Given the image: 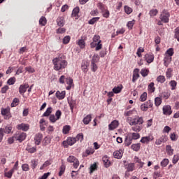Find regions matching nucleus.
Instances as JSON below:
<instances>
[{
    "label": "nucleus",
    "mask_w": 179,
    "mask_h": 179,
    "mask_svg": "<svg viewBox=\"0 0 179 179\" xmlns=\"http://www.w3.org/2000/svg\"><path fill=\"white\" fill-rule=\"evenodd\" d=\"M69 131H71V126L69 125L64 126L62 132L64 135L69 134Z\"/></svg>",
    "instance_id": "nucleus-41"
},
{
    "label": "nucleus",
    "mask_w": 179,
    "mask_h": 179,
    "mask_svg": "<svg viewBox=\"0 0 179 179\" xmlns=\"http://www.w3.org/2000/svg\"><path fill=\"white\" fill-rule=\"evenodd\" d=\"M169 85L171 87V90H176V87H177V83L176 80H171Z\"/></svg>",
    "instance_id": "nucleus-52"
},
{
    "label": "nucleus",
    "mask_w": 179,
    "mask_h": 179,
    "mask_svg": "<svg viewBox=\"0 0 179 179\" xmlns=\"http://www.w3.org/2000/svg\"><path fill=\"white\" fill-rule=\"evenodd\" d=\"M19 105V99L15 98L11 103V107H16V106Z\"/></svg>",
    "instance_id": "nucleus-62"
},
{
    "label": "nucleus",
    "mask_w": 179,
    "mask_h": 179,
    "mask_svg": "<svg viewBox=\"0 0 179 179\" xmlns=\"http://www.w3.org/2000/svg\"><path fill=\"white\" fill-rule=\"evenodd\" d=\"M157 82H158V83H164V82H166V77L164 76H159L157 78Z\"/></svg>",
    "instance_id": "nucleus-45"
},
{
    "label": "nucleus",
    "mask_w": 179,
    "mask_h": 179,
    "mask_svg": "<svg viewBox=\"0 0 179 179\" xmlns=\"http://www.w3.org/2000/svg\"><path fill=\"white\" fill-rule=\"evenodd\" d=\"M128 135H130V137L133 141H136V139H139V138H141V134H139V133H131Z\"/></svg>",
    "instance_id": "nucleus-35"
},
{
    "label": "nucleus",
    "mask_w": 179,
    "mask_h": 179,
    "mask_svg": "<svg viewBox=\"0 0 179 179\" xmlns=\"http://www.w3.org/2000/svg\"><path fill=\"white\" fill-rule=\"evenodd\" d=\"M67 142H68L69 146H72L73 145H75V143H76V138L69 137L67 138Z\"/></svg>",
    "instance_id": "nucleus-34"
},
{
    "label": "nucleus",
    "mask_w": 179,
    "mask_h": 179,
    "mask_svg": "<svg viewBox=\"0 0 179 179\" xmlns=\"http://www.w3.org/2000/svg\"><path fill=\"white\" fill-rule=\"evenodd\" d=\"M178 160H179V155H175L173 157V159H172V163L173 164H177V163H178Z\"/></svg>",
    "instance_id": "nucleus-60"
},
{
    "label": "nucleus",
    "mask_w": 179,
    "mask_h": 179,
    "mask_svg": "<svg viewBox=\"0 0 179 179\" xmlns=\"http://www.w3.org/2000/svg\"><path fill=\"white\" fill-rule=\"evenodd\" d=\"M136 112V110H135V109L131 110H125L124 115V117H131V115H134V114H135Z\"/></svg>",
    "instance_id": "nucleus-36"
},
{
    "label": "nucleus",
    "mask_w": 179,
    "mask_h": 179,
    "mask_svg": "<svg viewBox=\"0 0 179 179\" xmlns=\"http://www.w3.org/2000/svg\"><path fill=\"white\" fill-rule=\"evenodd\" d=\"M159 19L163 23H169L170 19V13L167 10H163L159 15Z\"/></svg>",
    "instance_id": "nucleus-3"
},
{
    "label": "nucleus",
    "mask_w": 179,
    "mask_h": 179,
    "mask_svg": "<svg viewBox=\"0 0 179 179\" xmlns=\"http://www.w3.org/2000/svg\"><path fill=\"white\" fill-rule=\"evenodd\" d=\"M148 99V93L143 92L140 96V101H146Z\"/></svg>",
    "instance_id": "nucleus-57"
},
{
    "label": "nucleus",
    "mask_w": 179,
    "mask_h": 179,
    "mask_svg": "<svg viewBox=\"0 0 179 179\" xmlns=\"http://www.w3.org/2000/svg\"><path fill=\"white\" fill-rule=\"evenodd\" d=\"M167 139H169V138L167 137V136L166 135H163L162 136H161L159 138L156 140V145H162V143H164L165 142H167Z\"/></svg>",
    "instance_id": "nucleus-12"
},
{
    "label": "nucleus",
    "mask_w": 179,
    "mask_h": 179,
    "mask_svg": "<svg viewBox=\"0 0 179 179\" xmlns=\"http://www.w3.org/2000/svg\"><path fill=\"white\" fill-rule=\"evenodd\" d=\"M152 107H153V101L148 100L147 102L141 104V111H148V109L152 108Z\"/></svg>",
    "instance_id": "nucleus-5"
},
{
    "label": "nucleus",
    "mask_w": 179,
    "mask_h": 179,
    "mask_svg": "<svg viewBox=\"0 0 179 179\" xmlns=\"http://www.w3.org/2000/svg\"><path fill=\"white\" fill-rule=\"evenodd\" d=\"M101 13L103 17H105L106 19H108V17H110V10H108V8H106V10L103 11Z\"/></svg>",
    "instance_id": "nucleus-47"
},
{
    "label": "nucleus",
    "mask_w": 179,
    "mask_h": 179,
    "mask_svg": "<svg viewBox=\"0 0 179 179\" xmlns=\"http://www.w3.org/2000/svg\"><path fill=\"white\" fill-rule=\"evenodd\" d=\"M148 93H155L156 87H155V83H150L148 87Z\"/></svg>",
    "instance_id": "nucleus-28"
},
{
    "label": "nucleus",
    "mask_w": 179,
    "mask_h": 179,
    "mask_svg": "<svg viewBox=\"0 0 179 179\" xmlns=\"http://www.w3.org/2000/svg\"><path fill=\"white\" fill-rule=\"evenodd\" d=\"M99 59L100 57H99V55H94L91 60V64H97Z\"/></svg>",
    "instance_id": "nucleus-40"
},
{
    "label": "nucleus",
    "mask_w": 179,
    "mask_h": 179,
    "mask_svg": "<svg viewBox=\"0 0 179 179\" xmlns=\"http://www.w3.org/2000/svg\"><path fill=\"white\" fill-rule=\"evenodd\" d=\"M57 26L60 27H64L65 25V18L64 17H59L57 19Z\"/></svg>",
    "instance_id": "nucleus-23"
},
{
    "label": "nucleus",
    "mask_w": 179,
    "mask_h": 179,
    "mask_svg": "<svg viewBox=\"0 0 179 179\" xmlns=\"http://www.w3.org/2000/svg\"><path fill=\"white\" fill-rule=\"evenodd\" d=\"M139 69H135L133 71V78L132 82L135 83L138 78H139Z\"/></svg>",
    "instance_id": "nucleus-17"
},
{
    "label": "nucleus",
    "mask_w": 179,
    "mask_h": 179,
    "mask_svg": "<svg viewBox=\"0 0 179 179\" xmlns=\"http://www.w3.org/2000/svg\"><path fill=\"white\" fill-rule=\"evenodd\" d=\"M29 126L27 124L22 123L17 126V129H18L20 131H29Z\"/></svg>",
    "instance_id": "nucleus-15"
},
{
    "label": "nucleus",
    "mask_w": 179,
    "mask_h": 179,
    "mask_svg": "<svg viewBox=\"0 0 179 179\" xmlns=\"http://www.w3.org/2000/svg\"><path fill=\"white\" fill-rule=\"evenodd\" d=\"M43 139V134L41 133H38L36 134L34 137L35 144L40 145L41 143V141Z\"/></svg>",
    "instance_id": "nucleus-18"
},
{
    "label": "nucleus",
    "mask_w": 179,
    "mask_h": 179,
    "mask_svg": "<svg viewBox=\"0 0 179 179\" xmlns=\"http://www.w3.org/2000/svg\"><path fill=\"white\" fill-rule=\"evenodd\" d=\"M90 121H92V115H87L83 120V124H85V125H89V124L90 123Z\"/></svg>",
    "instance_id": "nucleus-27"
},
{
    "label": "nucleus",
    "mask_w": 179,
    "mask_h": 179,
    "mask_svg": "<svg viewBox=\"0 0 179 179\" xmlns=\"http://www.w3.org/2000/svg\"><path fill=\"white\" fill-rule=\"evenodd\" d=\"M38 166V159H34L31 160V167L32 170H34Z\"/></svg>",
    "instance_id": "nucleus-30"
},
{
    "label": "nucleus",
    "mask_w": 179,
    "mask_h": 179,
    "mask_svg": "<svg viewBox=\"0 0 179 179\" xmlns=\"http://www.w3.org/2000/svg\"><path fill=\"white\" fill-rule=\"evenodd\" d=\"M132 141L133 140L131 138V135L127 134V136L125 138V141H124L125 146H129L130 145H131Z\"/></svg>",
    "instance_id": "nucleus-26"
},
{
    "label": "nucleus",
    "mask_w": 179,
    "mask_h": 179,
    "mask_svg": "<svg viewBox=\"0 0 179 179\" xmlns=\"http://www.w3.org/2000/svg\"><path fill=\"white\" fill-rule=\"evenodd\" d=\"M170 162V161L169 160V159H164L162 162H161V166L162 167H167V165L169 164V163Z\"/></svg>",
    "instance_id": "nucleus-56"
},
{
    "label": "nucleus",
    "mask_w": 179,
    "mask_h": 179,
    "mask_svg": "<svg viewBox=\"0 0 179 179\" xmlns=\"http://www.w3.org/2000/svg\"><path fill=\"white\" fill-rule=\"evenodd\" d=\"M133 9L132 8L128 6H124V12L125 13H127V15H131V13L133 12Z\"/></svg>",
    "instance_id": "nucleus-53"
},
{
    "label": "nucleus",
    "mask_w": 179,
    "mask_h": 179,
    "mask_svg": "<svg viewBox=\"0 0 179 179\" xmlns=\"http://www.w3.org/2000/svg\"><path fill=\"white\" fill-rule=\"evenodd\" d=\"M162 98L156 97L155 99V104L156 107H159V106H160V104H162Z\"/></svg>",
    "instance_id": "nucleus-51"
},
{
    "label": "nucleus",
    "mask_w": 179,
    "mask_h": 179,
    "mask_svg": "<svg viewBox=\"0 0 179 179\" xmlns=\"http://www.w3.org/2000/svg\"><path fill=\"white\" fill-rule=\"evenodd\" d=\"M39 24L41 26H45L47 24V19L45 17H41L39 20Z\"/></svg>",
    "instance_id": "nucleus-49"
},
{
    "label": "nucleus",
    "mask_w": 179,
    "mask_h": 179,
    "mask_svg": "<svg viewBox=\"0 0 179 179\" xmlns=\"http://www.w3.org/2000/svg\"><path fill=\"white\" fill-rule=\"evenodd\" d=\"M166 150L167 152V154L169 155V156H173V153H174V149H173L171 148V145H168L166 146Z\"/></svg>",
    "instance_id": "nucleus-32"
},
{
    "label": "nucleus",
    "mask_w": 179,
    "mask_h": 179,
    "mask_svg": "<svg viewBox=\"0 0 179 179\" xmlns=\"http://www.w3.org/2000/svg\"><path fill=\"white\" fill-rule=\"evenodd\" d=\"M131 149L134 150V152H139V150L141 149V143H136V144L131 145Z\"/></svg>",
    "instance_id": "nucleus-37"
},
{
    "label": "nucleus",
    "mask_w": 179,
    "mask_h": 179,
    "mask_svg": "<svg viewBox=\"0 0 179 179\" xmlns=\"http://www.w3.org/2000/svg\"><path fill=\"white\" fill-rule=\"evenodd\" d=\"M171 57L169 56V55H165V57L164 58V65L166 68L170 65V63L171 62Z\"/></svg>",
    "instance_id": "nucleus-20"
},
{
    "label": "nucleus",
    "mask_w": 179,
    "mask_h": 179,
    "mask_svg": "<svg viewBox=\"0 0 179 179\" xmlns=\"http://www.w3.org/2000/svg\"><path fill=\"white\" fill-rule=\"evenodd\" d=\"M29 83H25L24 84L20 85L19 93L22 95L24 94L26 92H27V90L29 89Z\"/></svg>",
    "instance_id": "nucleus-8"
},
{
    "label": "nucleus",
    "mask_w": 179,
    "mask_h": 179,
    "mask_svg": "<svg viewBox=\"0 0 179 179\" xmlns=\"http://www.w3.org/2000/svg\"><path fill=\"white\" fill-rule=\"evenodd\" d=\"M100 20V17H95L88 21L89 24H94V23Z\"/></svg>",
    "instance_id": "nucleus-46"
},
{
    "label": "nucleus",
    "mask_w": 179,
    "mask_h": 179,
    "mask_svg": "<svg viewBox=\"0 0 179 179\" xmlns=\"http://www.w3.org/2000/svg\"><path fill=\"white\" fill-rule=\"evenodd\" d=\"M55 71H62L68 66V62L65 60V56L60 55L52 60Z\"/></svg>",
    "instance_id": "nucleus-2"
},
{
    "label": "nucleus",
    "mask_w": 179,
    "mask_h": 179,
    "mask_svg": "<svg viewBox=\"0 0 179 179\" xmlns=\"http://www.w3.org/2000/svg\"><path fill=\"white\" fill-rule=\"evenodd\" d=\"M91 48H95L96 51H100L101 48H103V45L101 44V41H99V42L92 41L90 43Z\"/></svg>",
    "instance_id": "nucleus-6"
},
{
    "label": "nucleus",
    "mask_w": 179,
    "mask_h": 179,
    "mask_svg": "<svg viewBox=\"0 0 179 179\" xmlns=\"http://www.w3.org/2000/svg\"><path fill=\"white\" fill-rule=\"evenodd\" d=\"M164 115H171L173 110H171V106L170 105H165L162 108Z\"/></svg>",
    "instance_id": "nucleus-7"
},
{
    "label": "nucleus",
    "mask_w": 179,
    "mask_h": 179,
    "mask_svg": "<svg viewBox=\"0 0 179 179\" xmlns=\"http://www.w3.org/2000/svg\"><path fill=\"white\" fill-rule=\"evenodd\" d=\"M68 103L71 110V113H73V108L76 107V100H73V99L68 100Z\"/></svg>",
    "instance_id": "nucleus-25"
},
{
    "label": "nucleus",
    "mask_w": 179,
    "mask_h": 179,
    "mask_svg": "<svg viewBox=\"0 0 179 179\" xmlns=\"http://www.w3.org/2000/svg\"><path fill=\"white\" fill-rule=\"evenodd\" d=\"M135 24V20H133L131 21H129L127 24V26L129 30H132V27H134V25Z\"/></svg>",
    "instance_id": "nucleus-54"
},
{
    "label": "nucleus",
    "mask_w": 179,
    "mask_h": 179,
    "mask_svg": "<svg viewBox=\"0 0 179 179\" xmlns=\"http://www.w3.org/2000/svg\"><path fill=\"white\" fill-rule=\"evenodd\" d=\"M14 173L15 171L11 169L8 172H5L4 176L7 177V178H12V176H13Z\"/></svg>",
    "instance_id": "nucleus-48"
},
{
    "label": "nucleus",
    "mask_w": 179,
    "mask_h": 179,
    "mask_svg": "<svg viewBox=\"0 0 179 179\" xmlns=\"http://www.w3.org/2000/svg\"><path fill=\"white\" fill-rule=\"evenodd\" d=\"M1 113V115L4 117V120H10L12 118L10 108H2Z\"/></svg>",
    "instance_id": "nucleus-4"
},
{
    "label": "nucleus",
    "mask_w": 179,
    "mask_h": 179,
    "mask_svg": "<svg viewBox=\"0 0 179 179\" xmlns=\"http://www.w3.org/2000/svg\"><path fill=\"white\" fill-rule=\"evenodd\" d=\"M90 174H92L94 171H96L97 170V164L96 163L92 164L90 167Z\"/></svg>",
    "instance_id": "nucleus-50"
},
{
    "label": "nucleus",
    "mask_w": 179,
    "mask_h": 179,
    "mask_svg": "<svg viewBox=\"0 0 179 179\" xmlns=\"http://www.w3.org/2000/svg\"><path fill=\"white\" fill-rule=\"evenodd\" d=\"M134 160H135L136 163H138V166H139L140 169H142V167H143L145 163L143 162L142 160H141V159H139L138 157H135Z\"/></svg>",
    "instance_id": "nucleus-43"
},
{
    "label": "nucleus",
    "mask_w": 179,
    "mask_h": 179,
    "mask_svg": "<svg viewBox=\"0 0 179 179\" xmlns=\"http://www.w3.org/2000/svg\"><path fill=\"white\" fill-rule=\"evenodd\" d=\"M157 13H159V10H157V9H152L150 11V16H156Z\"/></svg>",
    "instance_id": "nucleus-64"
},
{
    "label": "nucleus",
    "mask_w": 179,
    "mask_h": 179,
    "mask_svg": "<svg viewBox=\"0 0 179 179\" xmlns=\"http://www.w3.org/2000/svg\"><path fill=\"white\" fill-rule=\"evenodd\" d=\"M52 113V108L49 107L46 109L42 117H48Z\"/></svg>",
    "instance_id": "nucleus-42"
},
{
    "label": "nucleus",
    "mask_w": 179,
    "mask_h": 179,
    "mask_svg": "<svg viewBox=\"0 0 179 179\" xmlns=\"http://www.w3.org/2000/svg\"><path fill=\"white\" fill-rule=\"evenodd\" d=\"M97 8L101 10V13L104 12L107 9V6H106L103 3L99 2L96 4Z\"/></svg>",
    "instance_id": "nucleus-31"
},
{
    "label": "nucleus",
    "mask_w": 179,
    "mask_h": 179,
    "mask_svg": "<svg viewBox=\"0 0 179 179\" xmlns=\"http://www.w3.org/2000/svg\"><path fill=\"white\" fill-rule=\"evenodd\" d=\"M12 129H13V127L10 125H8L4 128H0V131H1L3 134H10V132H12Z\"/></svg>",
    "instance_id": "nucleus-19"
},
{
    "label": "nucleus",
    "mask_w": 179,
    "mask_h": 179,
    "mask_svg": "<svg viewBox=\"0 0 179 179\" xmlns=\"http://www.w3.org/2000/svg\"><path fill=\"white\" fill-rule=\"evenodd\" d=\"M121 90H122V85H120V86L115 87L113 89V92L115 94H118V93H121Z\"/></svg>",
    "instance_id": "nucleus-38"
},
{
    "label": "nucleus",
    "mask_w": 179,
    "mask_h": 179,
    "mask_svg": "<svg viewBox=\"0 0 179 179\" xmlns=\"http://www.w3.org/2000/svg\"><path fill=\"white\" fill-rule=\"evenodd\" d=\"M146 62L148 64H152V62H153V61H155V55H153V54H146L144 57Z\"/></svg>",
    "instance_id": "nucleus-11"
},
{
    "label": "nucleus",
    "mask_w": 179,
    "mask_h": 179,
    "mask_svg": "<svg viewBox=\"0 0 179 179\" xmlns=\"http://www.w3.org/2000/svg\"><path fill=\"white\" fill-rule=\"evenodd\" d=\"M124 155V151L122 150H116L113 152V156L115 159H122Z\"/></svg>",
    "instance_id": "nucleus-16"
},
{
    "label": "nucleus",
    "mask_w": 179,
    "mask_h": 179,
    "mask_svg": "<svg viewBox=\"0 0 179 179\" xmlns=\"http://www.w3.org/2000/svg\"><path fill=\"white\" fill-rule=\"evenodd\" d=\"M15 141H19V142H23L26 139V133H18L14 136Z\"/></svg>",
    "instance_id": "nucleus-9"
},
{
    "label": "nucleus",
    "mask_w": 179,
    "mask_h": 179,
    "mask_svg": "<svg viewBox=\"0 0 179 179\" xmlns=\"http://www.w3.org/2000/svg\"><path fill=\"white\" fill-rule=\"evenodd\" d=\"M22 171H29L30 170V166L29 164H23L22 165Z\"/></svg>",
    "instance_id": "nucleus-59"
},
{
    "label": "nucleus",
    "mask_w": 179,
    "mask_h": 179,
    "mask_svg": "<svg viewBox=\"0 0 179 179\" xmlns=\"http://www.w3.org/2000/svg\"><path fill=\"white\" fill-rule=\"evenodd\" d=\"M127 122L132 127V131H134V132H141L143 128L142 125L145 121L143 120V117L136 116L134 118L127 117Z\"/></svg>",
    "instance_id": "nucleus-1"
},
{
    "label": "nucleus",
    "mask_w": 179,
    "mask_h": 179,
    "mask_svg": "<svg viewBox=\"0 0 179 179\" xmlns=\"http://www.w3.org/2000/svg\"><path fill=\"white\" fill-rule=\"evenodd\" d=\"M76 160H78V159H76V157H75L74 156H69L68 158H67V162L69 163H74L75 162H76Z\"/></svg>",
    "instance_id": "nucleus-58"
},
{
    "label": "nucleus",
    "mask_w": 179,
    "mask_h": 179,
    "mask_svg": "<svg viewBox=\"0 0 179 179\" xmlns=\"http://www.w3.org/2000/svg\"><path fill=\"white\" fill-rule=\"evenodd\" d=\"M141 74L143 78H146L149 75V69H142L141 71Z\"/></svg>",
    "instance_id": "nucleus-44"
},
{
    "label": "nucleus",
    "mask_w": 179,
    "mask_h": 179,
    "mask_svg": "<svg viewBox=\"0 0 179 179\" xmlns=\"http://www.w3.org/2000/svg\"><path fill=\"white\" fill-rule=\"evenodd\" d=\"M78 45L80 48H85V47H86V43H85V41L83 39H80L78 41Z\"/></svg>",
    "instance_id": "nucleus-55"
},
{
    "label": "nucleus",
    "mask_w": 179,
    "mask_h": 179,
    "mask_svg": "<svg viewBox=\"0 0 179 179\" xmlns=\"http://www.w3.org/2000/svg\"><path fill=\"white\" fill-rule=\"evenodd\" d=\"M66 83L69 85V86L66 87V90H71L72 86H73V80L71 78H67L66 79Z\"/></svg>",
    "instance_id": "nucleus-24"
},
{
    "label": "nucleus",
    "mask_w": 179,
    "mask_h": 179,
    "mask_svg": "<svg viewBox=\"0 0 179 179\" xmlns=\"http://www.w3.org/2000/svg\"><path fill=\"white\" fill-rule=\"evenodd\" d=\"M66 92L65 91H62V92L59 91H57L56 92V97L58 99V100H64L65 99Z\"/></svg>",
    "instance_id": "nucleus-22"
},
{
    "label": "nucleus",
    "mask_w": 179,
    "mask_h": 179,
    "mask_svg": "<svg viewBox=\"0 0 179 179\" xmlns=\"http://www.w3.org/2000/svg\"><path fill=\"white\" fill-rule=\"evenodd\" d=\"M152 141H153V136H149L142 137L140 142H141V143H148V142H152Z\"/></svg>",
    "instance_id": "nucleus-21"
},
{
    "label": "nucleus",
    "mask_w": 179,
    "mask_h": 179,
    "mask_svg": "<svg viewBox=\"0 0 179 179\" xmlns=\"http://www.w3.org/2000/svg\"><path fill=\"white\" fill-rule=\"evenodd\" d=\"M166 79H170L173 78V69L168 68L166 72Z\"/></svg>",
    "instance_id": "nucleus-33"
},
{
    "label": "nucleus",
    "mask_w": 179,
    "mask_h": 179,
    "mask_svg": "<svg viewBox=\"0 0 179 179\" xmlns=\"http://www.w3.org/2000/svg\"><path fill=\"white\" fill-rule=\"evenodd\" d=\"M40 129L41 131H45V127L44 125H45V120L44 119H41L40 122Z\"/></svg>",
    "instance_id": "nucleus-39"
},
{
    "label": "nucleus",
    "mask_w": 179,
    "mask_h": 179,
    "mask_svg": "<svg viewBox=\"0 0 179 179\" xmlns=\"http://www.w3.org/2000/svg\"><path fill=\"white\" fill-rule=\"evenodd\" d=\"M49 120H50V122H52V124H54V123L57 122V121H58L54 115H50V117H49Z\"/></svg>",
    "instance_id": "nucleus-63"
},
{
    "label": "nucleus",
    "mask_w": 179,
    "mask_h": 179,
    "mask_svg": "<svg viewBox=\"0 0 179 179\" xmlns=\"http://www.w3.org/2000/svg\"><path fill=\"white\" fill-rule=\"evenodd\" d=\"M103 163L105 166V167H110L111 166V162H110V157L108 156L105 155L102 157Z\"/></svg>",
    "instance_id": "nucleus-14"
},
{
    "label": "nucleus",
    "mask_w": 179,
    "mask_h": 179,
    "mask_svg": "<svg viewBox=\"0 0 179 179\" xmlns=\"http://www.w3.org/2000/svg\"><path fill=\"white\" fill-rule=\"evenodd\" d=\"M118 125H120V123L118 122V120H113V121L108 125V129H109V131H114V129H116V128H118Z\"/></svg>",
    "instance_id": "nucleus-10"
},
{
    "label": "nucleus",
    "mask_w": 179,
    "mask_h": 179,
    "mask_svg": "<svg viewBox=\"0 0 179 179\" xmlns=\"http://www.w3.org/2000/svg\"><path fill=\"white\" fill-rule=\"evenodd\" d=\"M79 12H80V8H79V7L77 6L74 8L71 13V17L79 19Z\"/></svg>",
    "instance_id": "nucleus-13"
},
{
    "label": "nucleus",
    "mask_w": 179,
    "mask_h": 179,
    "mask_svg": "<svg viewBox=\"0 0 179 179\" xmlns=\"http://www.w3.org/2000/svg\"><path fill=\"white\" fill-rule=\"evenodd\" d=\"M174 38H176V40L179 42V27L175 29Z\"/></svg>",
    "instance_id": "nucleus-61"
},
{
    "label": "nucleus",
    "mask_w": 179,
    "mask_h": 179,
    "mask_svg": "<svg viewBox=\"0 0 179 179\" xmlns=\"http://www.w3.org/2000/svg\"><path fill=\"white\" fill-rule=\"evenodd\" d=\"M126 169L127 172L134 171V170H135V164H128L127 165H126Z\"/></svg>",
    "instance_id": "nucleus-29"
}]
</instances>
